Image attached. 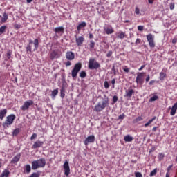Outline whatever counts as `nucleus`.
Returning a JSON list of instances; mask_svg holds the SVG:
<instances>
[{
    "label": "nucleus",
    "mask_w": 177,
    "mask_h": 177,
    "mask_svg": "<svg viewBox=\"0 0 177 177\" xmlns=\"http://www.w3.org/2000/svg\"><path fill=\"white\" fill-rule=\"evenodd\" d=\"M46 165V160L44 158H41L37 160H34L32 162V169H38V168H44Z\"/></svg>",
    "instance_id": "f257e3e1"
},
{
    "label": "nucleus",
    "mask_w": 177,
    "mask_h": 177,
    "mask_svg": "<svg viewBox=\"0 0 177 177\" xmlns=\"http://www.w3.org/2000/svg\"><path fill=\"white\" fill-rule=\"evenodd\" d=\"M106 107H107V101L102 100L99 102L95 106L94 111H96V113H100V111H103Z\"/></svg>",
    "instance_id": "f03ea898"
},
{
    "label": "nucleus",
    "mask_w": 177,
    "mask_h": 177,
    "mask_svg": "<svg viewBox=\"0 0 177 177\" xmlns=\"http://www.w3.org/2000/svg\"><path fill=\"white\" fill-rule=\"evenodd\" d=\"M88 68L89 70H97L100 68V64L95 59V58H90L88 60Z\"/></svg>",
    "instance_id": "7ed1b4c3"
},
{
    "label": "nucleus",
    "mask_w": 177,
    "mask_h": 177,
    "mask_svg": "<svg viewBox=\"0 0 177 177\" xmlns=\"http://www.w3.org/2000/svg\"><path fill=\"white\" fill-rule=\"evenodd\" d=\"M62 53L61 50L55 49V50H53L50 53L49 57L50 60H55V59H60V57H62Z\"/></svg>",
    "instance_id": "20e7f679"
},
{
    "label": "nucleus",
    "mask_w": 177,
    "mask_h": 177,
    "mask_svg": "<svg viewBox=\"0 0 177 177\" xmlns=\"http://www.w3.org/2000/svg\"><path fill=\"white\" fill-rule=\"evenodd\" d=\"M31 44H34V49L33 50L35 51L37 50V49H38L39 46V43L38 42V39H35L34 40V41L32 40H29V44L26 47V50L27 52H30V53H31L32 52V46H31Z\"/></svg>",
    "instance_id": "39448f33"
},
{
    "label": "nucleus",
    "mask_w": 177,
    "mask_h": 177,
    "mask_svg": "<svg viewBox=\"0 0 177 177\" xmlns=\"http://www.w3.org/2000/svg\"><path fill=\"white\" fill-rule=\"evenodd\" d=\"M81 68H82V64H81V62H78L75 64L74 68L71 71L73 78H75L77 77L78 73L81 71Z\"/></svg>",
    "instance_id": "423d86ee"
},
{
    "label": "nucleus",
    "mask_w": 177,
    "mask_h": 177,
    "mask_svg": "<svg viewBox=\"0 0 177 177\" xmlns=\"http://www.w3.org/2000/svg\"><path fill=\"white\" fill-rule=\"evenodd\" d=\"M15 120H16V115L11 114L6 117V122L3 123V127L5 128L6 127H9V125H12L13 124Z\"/></svg>",
    "instance_id": "0eeeda50"
},
{
    "label": "nucleus",
    "mask_w": 177,
    "mask_h": 177,
    "mask_svg": "<svg viewBox=\"0 0 177 177\" xmlns=\"http://www.w3.org/2000/svg\"><path fill=\"white\" fill-rule=\"evenodd\" d=\"M136 84L143 85L145 83V72L138 73L136 79Z\"/></svg>",
    "instance_id": "6e6552de"
},
{
    "label": "nucleus",
    "mask_w": 177,
    "mask_h": 177,
    "mask_svg": "<svg viewBox=\"0 0 177 177\" xmlns=\"http://www.w3.org/2000/svg\"><path fill=\"white\" fill-rule=\"evenodd\" d=\"M30 106H34V101H32V100L26 101L21 107V109L22 111H26V110H28V109H30Z\"/></svg>",
    "instance_id": "1a4fd4ad"
},
{
    "label": "nucleus",
    "mask_w": 177,
    "mask_h": 177,
    "mask_svg": "<svg viewBox=\"0 0 177 177\" xmlns=\"http://www.w3.org/2000/svg\"><path fill=\"white\" fill-rule=\"evenodd\" d=\"M147 39L149 42V45L150 48H155L156 44L154 43V35H153L151 33H149L147 35Z\"/></svg>",
    "instance_id": "9d476101"
},
{
    "label": "nucleus",
    "mask_w": 177,
    "mask_h": 177,
    "mask_svg": "<svg viewBox=\"0 0 177 177\" xmlns=\"http://www.w3.org/2000/svg\"><path fill=\"white\" fill-rule=\"evenodd\" d=\"M135 93V91L132 88H129L125 91V94L124 95V97H126L127 99H131L132 97V95Z\"/></svg>",
    "instance_id": "9b49d317"
},
{
    "label": "nucleus",
    "mask_w": 177,
    "mask_h": 177,
    "mask_svg": "<svg viewBox=\"0 0 177 177\" xmlns=\"http://www.w3.org/2000/svg\"><path fill=\"white\" fill-rule=\"evenodd\" d=\"M93 142H95V136L91 135V136H88L85 139L84 143L85 146H88V145H89V143H93Z\"/></svg>",
    "instance_id": "f8f14e48"
},
{
    "label": "nucleus",
    "mask_w": 177,
    "mask_h": 177,
    "mask_svg": "<svg viewBox=\"0 0 177 177\" xmlns=\"http://www.w3.org/2000/svg\"><path fill=\"white\" fill-rule=\"evenodd\" d=\"M64 175L68 176L70 175V165L68 161H65L64 164Z\"/></svg>",
    "instance_id": "ddd939ff"
},
{
    "label": "nucleus",
    "mask_w": 177,
    "mask_h": 177,
    "mask_svg": "<svg viewBox=\"0 0 177 177\" xmlns=\"http://www.w3.org/2000/svg\"><path fill=\"white\" fill-rule=\"evenodd\" d=\"M85 41V38L83 36L77 37L75 36V42L76 45L78 46H81L82 44H84V41Z\"/></svg>",
    "instance_id": "4468645a"
},
{
    "label": "nucleus",
    "mask_w": 177,
    "mask_h": 177,
    "mask_svg": "<svg viewBox=\"0 0 177 177\" xmlns=\"http://www.w3.org/2000/svg\"><path fill=\"white\" fill-rule=\"evenodd\" d=\"M66 57L67 60H74L75 59V54L72 51H68L66 53Z\"/></svg>",
    "instance_id": "2eb2a0df"
},
{
    "label": "nucleus",
    "mask_w": 177,
    "mask_h": 177,
    "mask_svg": "<svg viewBox=\"0 0 177 177\" xmlns=\"http://www.w3.org/2000/svg\"><path fill=\"white\" fill-rule=\"evenodd\" d=\"M44 146V142L37 140L34 142L32 148V149H39V147H42Z\"/></svg>",
    "instance_id": "dca6fc26"
},
{
    "label": "nucleus",
    "mask_w": 177,
    "mask_h": 177,
    "mask_svg": "<svg viewBox=\"0 0 177 177\" xmlns=\"http://www.w3.org/2000/svg\"><path fill=\"white\" fill-rule=\"evenodd\" d=\"M21 156V155H20V153L17 154L11 160V164H17V162H19V161H20V157Z\"/></svg>",
    "instance_id": "f3484780"
},
{
    "label": "nucleus",
    "mask_w": 177,
    "mask_h": 177,
    "mask_svg": "<svg viewBox=\"0 0 177 177\" xmlns=\"http://www.w3.org/2000/svg\"><path fill=\"white\" fill-rule=\"evenodd\" d=\"M8 19H9V17H8V14H6V12H4L3 14V17L0 16L1 23H6V21H8Z\"/></svg>",
    "instance_id": "a211bd4d"
},
{
    "label": "nucleus",
    "mask_w": 177,
    "mask_h": 177,
    "mask_svg": "<svg viewBox=\"0 0 177 177\" xmlns=\"http://www.w3.org/2000/svg\"><path fill=\"white\" fill-rule=\"evenodd\" d=\"M177 110V102H176L171 107L170 115H174L176 113Z\"/></svg>",
    "instance_id": "6ab92c4d"
},
{
    "label": "nucleus",
    "mask_w": 177,
    "mask_h": 177,
    "mask_svg": "<svg viewBox=\"0 0 177 177\" xmlns=\"http://www.w3.org/2000/svg\"><path fill=\"white\" fill-rule=\"evenodd\" d=\"M24 174H30L31 172V165H26L24 167Z\"/></svg>",
    "instance_id": "aec40b11"
},
{
    "label": "nucleus",
    "mask_w": 177,
    "mask_h": 177,
    "mask_svg": "<svg viewBox=\"0 0 177 177\" xmlns=\"http://www.w3.org/2000/svg\"><path fill=\"white\" fill-rule=\"evenodd\" d=\"M8 113V110L3 109L0 111V120L2 121L3 118H5V115H6V113Z\"/></svg>",
    "instance_id": "412c9836"
},
{
    "label": "nucleus",
    "mask_w": 177,
    "mask_h": 177,
    "mask_svg": "<svg viewBox=\"0 0 177 177\" xmlns=\"http://www.w3.org/2000/svg\"><path fill=\"white\" fill-rule=\"evenodd\" d=\"M10 171L8 169H6L3 171L2 174L0 175V177H9Z\"/></svg>",
    "instance_id": "4be33fe9"
},
{
    "label": "nucleus",
    "mask_w": 177,
    "mask_h": 177,
    "mask_svg": "<svg viewBox=\"0 0 177 177\" xmlns=\"http://www.w3.org/2000/svg\"><path fill=\"white\" fill-rule=\"evenodd\" d=\"M84 27H86V22H81L80 24H79V25L77 27V31H81L82 28H84Z\"/></svg>",
    "instance_id": "5701e85b"
},
{
    "label": "nucleus",
    "mask_w": 177,
    "mask_h": 177,
    "mask_svg": "<svg viewBox=\"0 0 177 177\" xmlns=\"http://www.w3.org/2000/svg\"><path fill=\"white\" fill-rule=\"evenodd\" d=\"M124 142H132L133 140V137L128 134L124 137Z\"/></svg>",
    "instance_id": "b1692460"
},
{
    "label": "nucleus",
    "mask_w": 177,
    "mask_h": 177,
    "mask_svg": "<svg viewBox=\"0 0 177 177\" xmlns=\"http://www.w3.org/2000/svg\"><path fill=\"white\" fill-rule=\"evenodd\" d=\"M55 32H64V28L62 26L57 27L54 29Z\"/></svg>",
    "instance_id": "393cba45"
},
{
    "label": "nucleus",
    "mask_w": 177,
    "mask_h": 177,
    "mask_svg": "<svg viewBox=\"0 0 177 177\" xmlns=\"http://www.w3.org/2000/svg\"><path fill=\"white\" fill-rule=\"evenodd\" d=\"M65 96H66V89L64 88V87H62L60 90V97H62V99H64Z\"/></svg>",
    "instance_id": "a878e982"
},
{
    "label": "nucleus",
    "mask_w": 177,
    "mask_h": 177,
    "mask_svg": "<svg viewBox=\"0 0 177 177\" xmlns=\"http://www.w3.org/2000/svg\"><path fill=\"white\" fill-rule=\"evenodd\" d=\"M104 31L106 32V34H107L108 35L111 34V28H110V26H105L104 27Z\"/></svg>",
    "instance_id": "bb28decb"
},
{
    "label": "nucleus",
    "mask_w": 177,
    "mask_h": 177,
    "mask_svg": "<svg viewBox=\"0 0 177 177\" xmlns=\"http://www.w3.org/2000/svg\"><path fill=\"white\" fill-rule=\"evenodd\" d=\"M57 93H59V89H55L52 91L51 96L53 99H55V97H56Z\"/></svg>",
    "instance_id": "cd10ccee"
},
{
    "label": "nucleus",
    "mask_w": 177,
    "mask_h": 177,
    "mask_svg": "<svg viewBox=\"0 0 177 177\" xmlns=\"http://www.w3.org/2000/svg\"><path fill=\"white\" fill-rule=\"evenodd\" d=\"M20 133V129L17 128L12 132V136H17Z\"/></svg>",
    "instance_id": "c85d7f7f"
},
{
    "label": "nucleus",
    "mask_w": 177,
    "mask_h": 177,
    "mask_svg": "<svg viewBox=\"0 0 177 177\" xmlns=\"http://www.w3.org/2000/svg\"><path fill=\"white\" fill-rule=\"evenodd\" d=\"M155 120H156V116H154L152 119L149 120L148 122L145 123V127H147L148 126L150 125V124H151V122H153V121H155Z\"/></svg>",
    "instance_id": "c756f323"
},
{
    "label": "nucleus",
    "mask_w": 177,
    "mask_h": 177,
    "mask_svg": "<svg viewBox=\"0 0 177 177\" xmlns=\"http://www.w3.org/2000/svg\"><path fill=\"white\" fill-rule=\"evenodd\" d=\"M117 37L118 38H120V39H124V38H125V33L121 32L117 35Z\"/></svg>",
    "instance_id": "7c9ffc66"
},
{
    "label": "nucleus",
    "mask_w": 177,
    "mask_h": 177,
    "mask_svg": "<svg viewBox=\"0 0 177 177\" xmlns=\"http://www.w3.org/2000/svg\"><path fill=\"white\" fill-rule=\"evenodd\" d=\"M5 31H6V26H2L0 27V35H2Z\"/></svg>",
    "instance_id": "2f4dec72"
},
{
    "label": "nucleus",
    "mask_w": 177,
    "mask_h": 177,
    "mask_svg": "<svg viewBox=\"0 0 177 177\" xmlns=\"http://www.w3.org/2000/svg\"><path fill=\"white\" fill-rule=\"evenodd\" d=\"M156 100H158V96L153 95L149 100V102H156Z\"/></svg>",
    "instance_id": "473e14b6"
},
{
    "label": "nucleus",
    "mask_w": 177,
    "mask_h": 177,
    "mask_svg": "<svg viewBox=\"0 0 177 177\" xmlns=\"http://www.w3.org/2000/svg\"><path fill=\"white\" fill-rule=\"evenodd\" d=\"M80 78H85L86 77V72L85 71H82L80 73Z\"/></svg>",
    "instance_id": "72a5a7b5"
},
{
    "label": "nucleus",
    "mask_w": 177,
    "mask_h": 177,
    "mask_svg": "<svg viewBox=\"0 0 177 177\" xmlns=\"http://www.w3.org/2000/svg\"><path fill=\"white\" fill-rule=\"evenodd\" d=\"M165 77H167V74H165V73H164V72L160 73V79L161 80H164L165 78Z\"/></svg>",
    "instance_id": "f704fd0d"
},
{
    "label": "nucleus",
    "mask_w": 177,
    "mask_h": 177,
    "mask_svg": "<svg viewBox=\"0 0 177 177\" xmlns=\"http://www.w3.org/2000/svg\"><path fill=\"white\" fill-rule=\"evenodd\" d=\"M143 120V118L141 116H138V118H136L134 120L133 122L136 123V122H139L140 121H142Z\"/></svg>",
    "instance_id": "c9c22d12"
},
{
    "label": "nucleus",
    "mask_w": 177,
    "mask_h": 177,
    "mask_svg": "<svg viewBox=\"0 0 177 177\" xmlns=\"http://www.w3.org/2000/svg\"><path fill=\"white\" fill-rule=\"evenodd\" d=\"M89 46L90 49H93V48H95V41L93 40L90 41Z\"/></svg>",
    "instance_id": "e433bc0d"
},
{
    "label": "nucleus",
    "mask_w": 177,
    "mask_h": 177,
    "mask_svg": "<svg viewBox=\"0 0 177 177\" xmlns=\"http://www.w3.org/2000/svg\"><path fill=\"white\" fill-rule=\"evenodd\" d=\"M157 174V169H154L149 174V176H154Z\"/></svg>",
    "instance_id": "4c0bfd02"
},
{
    "label": "nucleus",
    "mask_w": 177,
    "mask_h": 177,
    "mask_svg": "<svg viewBox=\"0 0 177 177\" xmlns=\"http://www.w3.org/2000/svg\"><path fill=\"white\" fill-rule=\"evenodd\" d=\"M112 102L113 103H117V102H118V97L117 95L113 96Z\"/></svg>",
    "instance_id": "58836bf2"
},
{
    "label": "nucleus",
    "mask_w": 177,
    "mask_h": 177,
    "mask_svg": "<svg viewBox=\"0 0 177 177\" xmlns=\"http://www.w3.org/2000/svg\"><path fill=\"white\" fill-rule=\"evenodd\" d=\"M40 175L39 173H32L29 177H39Z\"/></svg>",
    "instance_id": "ea45409f"
},
{
    "label": "nucleus",
    "mask_w": 177,
    "mask_h": 177,
    "mask_svg": "<svg viewBox=\"0 0 177 177\" xmlns=\"http://www.w3.org/2000/svg\"><path fill=\"white\" fill-rule=\"evenodd\" d=\"M21 27V26L20 25V24H15V25H14V28L15 29V30H19V28H20Z\"/></svg>",
    "instance_id": "a19ab883"
},
{
    "label": "nucleus",
    "mask_w": 177,
    "mask_h": 177,
    "mask_svg": "<svg viewBox=\"0 0 177 177\" xmlns=\"http://www.w3.org/2000/svg\"><path fill=\"white\" fill-rule=\"evenodd\" d=\"M135 176L136 177H143V176L142 175V173L138 171L135 173Z\"/></svg>",
    "instance_id": "79ce46f5"
},
{
    "label": "nucleus",
    "mask_w": 177,
    "mask_h": 177,
    "mask_svg": "<svg viewBox=\"0 0 177 177\" xmlns=\"http://www.w3.org/2000/svg\"><path fill=\"white\" fill-rule=\"evenodd\" d=\"M164 157H165V155H164V153H159V160H163L164 159Z\"/></svg>",
    "instance_id": "37998d69"
},
{
    "label": "nucleus",
    "mask_w": 177,
    "mask_h": 177,
    "mask_svg": "<svg viewBox=\"0 0 177 177\" xmlns=\"http://www.w3.org/2000/svg\"><path fill=\"white\" fill-rule=\"evenodd\" d=\"M104 88L105 89H108V88L110 86V85H109V82L107 81L104 82Z\"/></svg>",
    "instance_id": "c03bdc74"
},
{
    "label": "nucleus",
    "mask_w": 177,
    "mask_h": 177,
    "mask_svg": "<svg viewBox=\"0 0 177 177\" xmlns=\"http://www.w3.org/2000/svg\"><path fill=\"white\" fill-rule=\"evenodd\" d=\"M10 56H12V51H11V50H9V51H8V53H7V58H8V59H10Z\"/></svg>",
    "instance_id": "a18cd8bd"
},
{
    "label": "nucleus",
    "mask_w": 177,
    "mask_h": 177,
    "mask_svg": "<svg viewBox=\"0 0 177 177\" xmlns=\"http://www.w3.org/2000/svg\"><path fill=\"white\" fill-rule=\"evenodd\" d=\"M135 13H136V15H140V10H139V8L136 7Z\"/></svg>",
    "instance_id": "49530a36"
},
{
    "label": "nucleus",
    "mask_w": 177,
    "mask_h": 177,
    "mask_svg": "<svg viewBox=\"0 0 177 177\" xmlns=\"http://www.w3.org/2000/svg\"><path fill=\"white\" fill-rule=\"evenodd\" d=\"M37 138V133H34L30 137V140H34Z\"/></svg>",
    "instance_id": "de8ad7c7"
},
{
    "label": "nucleus",
    "mask_w": 177,
    "mask_h": 177,
    "mask_svg": "<svg viewBox=\"0 0 177 177\" xmlns=\"http://www.w3.org/2000/svg\"><path fill=\"white\" fill-rule=\"evenodd\" d=\"M174 9H175V3H171L170 4V10H174Z\"/></svg>",
    "instance_id": "09e8293b"
},
{
    "label": "nucleus",
    "mask_w": 177,
    "mask_h": 177,
    "mask_svg": "<svg viewBox=\"0 0 177 177\" xmlns=\"http://www.w3.org/2000/svg\"><path fill=\"white\" fill-rule=\"evenodd\" d=\"M119 120H124L125 118V114L122 113L118 117Z\"/></svg>",
    "instance_id": "8fccbe9b"
},
{
    "label": "nucleus",
    "mask_w": 177,
    "mask_h": 177,
    "mask_svg": "<svg viewBox=\"0 0 177 177\" xmlns=\"http://www.w3.org/2000/svg\"><path fill=\"white\" fill-rule=\"evenodd\" d=\"M129 68H127V66H124L123 67V71L125 72V73H129Z\"/></svg>",
    "instance_id": "3c124183"
},
{
    "label": "nucleus",
    "mask_w": 177,
    "mask_h": 177,
    "mask_svg": "<svg viewBox=\"0 0 177 177\" xmlns=\"http://www.w3.org/2000/svg\"><path fill=\"white\" fill-rule=\"evenodd\" d=\"M156 150H157V147H152L149 151V153H151L153 151H156Z\"/></svg>",
    "instance_id": "603ef678"
},
{
    "label": "nucleus",
    "mask_w": 177,
    "mask_h": 177,
    "mask_svg": "<svg viewBox=\"0 0 177 177\" xmlns=\"http://www.w3.org/2000/svg\"><path fill=\"white\" fill-rule=\"evenodd\" d=\"M138 31H143V26H138Z\"/></svg>",
    "instance_id": "864d4df0"
},
{
    "label": "nucleus",
    "mask_w": 177,
    "mask_h": 177,
    "mask_svg": "<svg viewBox=\"0 0 177 177\" xmlns=\"http://www.w3.org/2000/svg\"><path fill=\"white\" fill-rule=\"evenodd\" d=\"M65 66L66 67H68L69 66H71V62L70 61H68L65 63Z\"/></svg>",
    "instance_id": "5fc2aeb1"
},
{
    "label": "nucleus",
    "mask_w": 177,
    "mask_h": 177,
    "mask_svg": "<svg viewBox=\"0 0 177 177\" xmlns=\"http://www.w3.org/2000/svg\"><path fill=\"white\" fill-rule=\"evenodd\" d=\"M146 82H149L150 81V75H148L147 78L145 79Z\"/></svg>",
    "instance_id": "6e6d98bb"
},
{
    "label": "nucleus",
    "mask_w": 177,
    "mask_h": 177,
    "mask_svg": "<svg viewBox=\"0 0 177 177\" xmlns=\"http://www.w3.org/2000/svg\"><path fill=\"white\" fill-rule=\"evenodd\" d=\"M156 83V80H151L149 82V85H154V84Z\"/></svg>",
    "instance_id": "4d7b16f0"
},
{
    "label": "nucleus",
    "mask_w": 177,
    "mask_h": 177,
    "mask_svg": "<svg viewBox=\"0 0 177 177\" xmlns=\"http://www.w3.org/2000/svg\"><path fill=\"white\" fill-rule=\"evenodd\" d=\"M111 84H113L112 88H114V84H115V79H113V80H112Z\"/></svg>",
    "instance_id": "13d9d810"
},
{
    "label": "nucleus",
    "mask_w": 177,
    "mask_h": 177,
    "mask_svg": "<svg viewBox=\"0 0 177 177\" xmlns=\"http://www.w3.org/2000/svg\"><path fill=\"white\" fill-rule=\"evenodd\" d=\"M140 39H137L136 41V45H138V44H140Z\"/></svg>",
    "instance_id": "bf43d9fd"
},
{
    "label": "nucleus",
    "mask_w": 177,
    "mask_h": 177,
    "mask_svg": "<svg viewBox=\"0 0 177 177\" xmlns=\"http://www.w3.org/2000/svg\"><path fill=\"white\" fill-rule=\"evenodd\" d=\"M171 168H172V165H170L167 167V172L169 174V171H171Z\"/></svg>",
    "instance_id": "052dcab7"
},
{
    "label": "nucleus",
    "mask_w": 177,
    "mask_h": 177,
    "mask_svg": "<svg viewBox=\"0 0 177 177\" xmlns=\"http://www.w3.org/2000/svg\"><path fill=\"white\" fill-rule=\"evenodd\" d=\"M107 57H111V51H109L107 55H106Z\"/></svg>",
    "instance_id": "680f3d73"
},
{
    "label": "nucleus",
    "mask_w": 177,
    "mask_h": 177,
    "mask_svg": "<svg viewBox=\"0 0 177 177\" xmlns=\"http://www.w3.org/2000/svg\"><path fill=\"white\" fill-rule=\"evenodd\" d=\"M145 67H146V66H145V65H142V66L139 68V71H142V70L143 68H145Z\"/></svg>",
    "instance_id": "e2e57ef3"
},
{
    "label": "nucleus",
    "mask_w": 177,
    "mask_h": 177,
    "mask_svg": "<svg viewBox=\"0 0 177 177\" xmlns=\"http://www.w3.org/2000/svg\"><path fill=\"white\" fill-rule=\"evenodd\" d=\"M89 38L90 39H93V35L92 33L89 34Z\"/></svg>",
    "instance_id": "0e129e2a"
},
{
    "label": "nucleus",
    "mask_w": 177,
    "mask_h": 177,
    "mask_svg": "<svg viewBox=\"0 0 177 177\" xmlns=\"http://www.w3.org/2000/svg\"><path fill=\"white\" fill-rule=\"evenodd\" d=\"M176 42H177L176 39H173L172 44H176Z\"/></svg>",
    "instance_id": "69168bd1"
},
{
    "label": "nucleus",
    "mask_w": 177,
    "mask_h": 177,
    "mask_svg": "<svg viewBox=\"0 0 177 177\" xmlns=\"http://www.w3.org/2000/svg\"><path fill=\"white\" fill-rule=\"evenodd\" d=\"M152 131H153V132H156V131H157V127H153L152 129Z\"/></svg>",
    "instance_id": "338daca9"
},
{
    "label": "nucleus",
    "mask_w": 177,
    "mask_h": 177,
    "mask_svg": "<svg viewBox=\"0 0 177 177\" xmlns=\"http://www.w3.org/2000/svg\"><path fill=\"white\" fill-rule=\"evenodd\" d=\"M165 177H169V172H167V173H166Z\"/></svg>",
    "instance_id": "774afa93"
}]
</instances>
